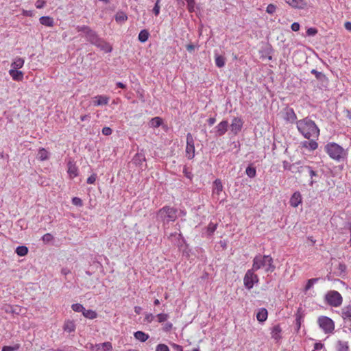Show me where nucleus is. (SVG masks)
Instances as JSON below:
<instances>
[{
	"label": "nucleus",
	"mask_w": 351,
	"mask_h": 351,
	"mask_svg": "<svg viewBox=\"0 0 351 351\" xmlns=\"http://www.w3.org/2000/svg\"><path fill=\"white\" fill-rule=\"evenodd\" d=\"M296 127L298 132L306 139L318 138L319 136V128L308 117L296 121Z\"/></svg>",
	"instance_id": "obj_1"
},
{
	"label": "nucleus",
	"mask_w": 351,
	"mask_h": 351,
	"mask_svg": "<svg viewBox=\"0 0 351 351\" xmlns=\"http://www.w3.org/2000/svg\"><path fill=\"white\" fill-rule=\"evenodd\" d=\"M252 269L255 271L264 269L265 272L271 273L274 271L275 266L273 264V259L270 256L258 254L253 259Z\"/></svg>",
	"instance_id": "obj_2"
},
{
	"label": "nucleus",
	"mask_w": 351,
	"mask_h": 351,
	"mask_svg": "<svg viewBox=\"0 0 351 351\" xmlns=\"http://www.w3.org/2000/svg\"><path fill=\"white\" fill-rule=\"evenodd\" d=\"M177 217V209L170 206H164L158 211L156 215L157 220L162 222L163 226L175 221Z\"/></svg>",
	"instance_id": "obj_3"
},
{
	"label": "nucleus",
	"mask_w": 351,
	"mask_h": 351,
	"mask_svg": "<svg viewBox=\"0 0 351 351\" xmlns=\"http://www.w3.org/2000/svg\"><path fill=\"white\" fill-rule=\"evenodd\" d=\"M325 152L335 160L340 161L346 156L345 149L335 143H328L324 147Z\"/></svg>",
	"instance_id": "obj_4"
},
{
	"label": "nucleus",
	"mask_w": 351,
	"mask_h": 351,
	"mask_svg": "<svg viewBox=\"0 0 351 351\" xmlns=\"http://www.w3.org/2000/svg\"><path fill=\"white\" fill-rule=\"evenodd\" d=\"M325 301L328 305L332 307H339L342 304L343 298L338 291L331 290L328 291L325 295Z\"/></svg>",
	"instance_id": "obj_5"
},
{
	"label": "nucleus",
	"mask_w": 351,
	"mask_h": 351,
	"mask_svg": "<svg viewBox=\"0 0 351 351\" xmlns=\"http://www.w3.org/2000/svg\"><path fill=\"white\" fill-rule=\"evenodd\" d=\"M317 323L326 334L332 333L335 330V323L328 317L320 316L317 319Z\"/></svg>",
	"instance_id": "obj_6"
},
{
	"label": "nucleus",
	"mask_w": 351,
	"mask_h": 351,
	"mask_svg": "<svg viewBox=\"0 0 351 351\" xmlns=\"http://www.w3.org/2000/svg\"><path fill=\"white\" fill-rule=\"evenodd\" d=\"M255 270L253 269H248L243 278V284L245 287L250 290L253 288L254 284H257L258 282V277L256 274H254Z\"/></svg>",
	"instance_id": "obj_7"
},
{
	"label": "nucleus",
	"mask_w": 351,
	"mask_h": 351,
	"mask_svg": "<svg viewBox=\"0 0 351 351\" xmlns=\"http://www.w3.org/2000/svg\"><path fill=\"white\" fill-rule=\"evenodd\" d=\"M186 156L190 160L195 156L194 139L191 133L186 135Z\"/></svg>",
	"instance_id": "obj_8"
},
{
	"label": "nucleus",
	"mask_w": 351,
	"mask_h": 351,
	"mask_svg": "<svg viewBox=\"0 0 351 351\" xmlns=\"http://www.w3.org/2000/svg\"><path fill=\"white\" fill-rule=\"evenodd\" d=\"M223 184L219 179H216L213 184L212 195L214 199H219V195L223 191Z\"/></svg>",
	"instance_id": "obj_9"
},
{
	"label": "nucleus",
	"mask_w": 351,
	"mask_h": 351,
	"mask_svg": "<svg viewBox=\"0 0 351 351\" xmlns=\"http://www.w3.org/2000/svg\"><path fill=\"white\" fill-rule=\"evenodd\" d=\"M109 100V97L100 95L92 98V104L94 106H106L108 104Z\"/></svg>",
	"instance_id": "obj_10"
},
{
	"label": "nucleus",
	"mask_w": 351,
	"mask_h": 351,
	"mask_svg": "<svg viewBox=\"0 0 351 351\" xmlns=\"http://www.w3.org/2000/svg\"><path fill=\"white\" fill-rule=\"evenodd\" d=\"M228 125L229 124H228V121H221L214 128V132L215 134V136H221L223 135L228 130Z\"/></svg>",
	"instance_id": "obj_11"
},
{
	"label": "nucleus",
	"mask_w": 351,
	"mask_h": 351,
	"mask_svg": "<svg viewBox=\"0 0 351 351\" xmlns=\"http://www.w3.org/2000/svg\"><path fill=\"white\" fill-rule=\"evenodd\" d=\"M271 337L276 343H278L282 339V328L280 325H275L271 328Z\"/></svg>",
	"instance_id": "obj_12"
},
{
	"label": "nucleus",
	"mask_w": 351,
	"mask_h": 351,
	"mask_svg": "<svg viewBox=\"0 0 351 351\" xmlns=\"http://www.w3.org/2000/svg\"><path fill=\"white\" fill-rule=\"evenodd\" d=\"M81 30H84L85 32L86 39L93 45L99 38L96 33L94 31L89 29L88 27L84 26L81 28Z\"/></svg>",
	"instance_id": "obj_13"
},
{
	"label": "nucleus",
	"mask_w": 351,
	"mask_h": 351,
	"mask_svg": "<svg viewBox=\"0 0 351 351\" xmlns=\"http://www.w3.org/2000/svg\"><path fill=\"white\" fill-rule=\"evenodd\" d=\"M243 126V121L241 119L235 117L233 119L232 123L230 124V129L232 132L234 134L239 133L241 131Z\"/></svg>",
	"instance_id": "obj_14"
},
{
	"label": "nucleus",
	"mask_w": 351,
	"mask_h": 351,
	"mask_svg": "<svg viewBox=\"0 0 351 351\" xmlns=\"http://www.w3.org/2000/svg\"><path fill=\"white\" fill-rule=\"evenodd\" d=\"M93 45L106 53H109L112 51V47L100 38H99Z\"/></svg>",
	"instance_id": "obj_15"
},
{
	"label": "nucleus",
	"mask_w": 351,
	"mask_h": 351,
	"mask_svg": "<svg viewBox=\"0 0 351 351\" xmlns=\"http://www.w3.org/2000/svg\"><path fill=\"white\" fill-rule=\"evenodd\" d=\"M93 45L106 53H109L112 51V47L100 38H99Z\"/></svg>",
	"instance_id": "obj_16"
},
{
	"label": "nucleus",
	"mask_w": 351,
	"mask_h": 351,
	"mask_svg": "<svg viewBox=\"0 0 351 351\" xmlns=\"http://www.w3.org/2000/svg\"><path fill=\"white\" fill-rule=\"evenodd\" d=\"M286 3L295 9H304L306 6L304 0H285Z\"/></svg>",
	"instance_id": "obj_17"
},
{
	"label": "nucleus",
	"mask_w": 351,
	"mask_h": 351,
	"mask_svg": "<svg viewBox=\"0 0 351 351\" xmlns=\"http://www.w3.org/2000/svg\"><path fill=\"white\" fill-rule=\"evenodd\" d=\"M317 139V138H311V139H308L309 140L308 141H303L301 143L302 147L307 149L309 151H314L318 147V144L316 142Z\"/></svg>",
	"instance_id": "obj_18"
},
{
	"label": "nucleus",
	"mask_w": 351,
	"mask_h": 351,
	"mask_svg": "<svg viewBox=\"0 0 351 351\" xmlns=\"http://www.w3.org/2000/svg\"><path fill=\"white\" fill-rule=\"evenodd\" d=\"M285 119L289 123H295L297 121V116L292 108L287 109L285 114Z\"/></svg>",
	"instance_id": "obj_19"
},
{
	"label": "nucleus",
	"mask_w": 351,
	"mask_h": 351,
	"mask_svg": "<svg viewBox=\"0 0 351 351\" xmlns=\"http://www.w3.org/2000/svg\"><path fill=\"white\" fill-rule=\"evenodd\" d=\"M302 203V196L299 192H295L290 199V204L293 207H297Z\"/></svg>",
	"instance_id": "obj_20"
},
{
	"label": "nucleus",
	"mask_w": 351,
	"mask_h": 351,
	"mask_svg": "<svg viewBox=\"0 0 351 351\" xmlns=\"http://www.w3.org/2000/svg\"><path fill=\"white\" fill-rule=\"evenodd\" d=\"M1 309L5 313L10 314H19V307L17 306H12L10 304H5L2 306Z\"/></svg>",
	"instance_id": "obj_21"
},
{
	"label": "nucleus",
	"mask_w": 351,
	"mask_h": 351,
	"mask_svg": "<svg viewBox=\"0 0 351 351\" xmlns=\"http://www.w3.org/2000/svg\"><path fill=\"white\" fill-rule=\"evenodd\" d=\"M9 74L12 77V78L15 81H22L23 79V73L21 71L16 69H10L9 71Z\"/></svg>",
	"instance_id": "obj_22"
},
{
	"label": "nucleus",
	"mask_w": 351,
	"mask_h": 351,
	"mask_svg": "<svg viewBox=\"0 0 351 351\" xmlns=\"http://www.w3.org/2000/svg\"><path fill=\"white\" fill-rule=\"evenodd\" d=\"M67 172L71 178L76 177L78 174L77 167H76L75 164L71 161L68 162Z\"/></svg>",
	"instance_id": "obj_23"
},
{
	"label": "nucleus",
	"mask_w": 351,
	"mask_h": 351,
	"mask_svg": "<svg viewBox=\"0 0 351 351\" xmlns=\"http://www.w3.org/2000/svg\"><path fill=\"white\" fill-rule=\"evenodd\" d=\"M112 349V345L109 342H105L95 345L93 351H108Z\"/></svg>",
	"instance_id": "obj_24"
},
{
	"label": "nucleus",
	"mask_w": 351,
	"mask_h": 351,
	"mask_svg": "<svg viewBox=\"0 0 351 351\" xmlns=\"http://www.w3.org/2000/svg\"><path fill=\"white\" fill-rule=\"evenodd\" d=\"M267 311L264 308H260L256 314V318L260 322H265L267 319Z\"/></svg>",
	"instance_id": "obj_25"
},
{
	"label": "nucleus",
	"mask_w": 351,
	"mask_h": 351,
	"mask_svg": "<svg viewBox=\"0 0 351 351\" xmlns=\"http://www.w3.org/2000/svg\"><path fill=\"white\" fill-rule=\"evenodd\" d=\"M25 63V60L22 58H16L12 63L11 64L12 69H21Z\"/></svg>",
	"instance_id": "obj_26"
},
{
	"label": "nucleus",
	"mask_w": 351,
	"mask_h": 351,
	"mask_svg": "<svg viewBox=\"0 0 351 351\" xmlns=\"http://www.w3.org/2000/svg\"><path fill=\"white\" fill-rule=\"evenodd\" d=\"M39 21L43 25L47 27H53L54 24L53 19L50 16H41Z\"/></svg>",
	"instance_id": "obj_27"
},
{
	"label": "nucleus",
	"mask_w": 351,
	"mask_h": 351,
	"mask_svg": "<svg viewBox=\"0 0 351 351\" xmlns=\"http://www.w3.org/2000/svg\"><path fill=\"white\" fill-rule=\"evenodd\" d=\"M64 330L67 332H71L75 330V324L73 321L67 320L64 324Z\"/></svg>",
	"instance_id": "obj_28"
},
{
	"label": "nucleus",
	"mask_w": 351,
	"mask_h": 351,
	"mask_svg": "<svg viewBox=\"0 0 351 351\" xmlns=\"http://www.w3.org/2000/svg\"><path fill=\"white\" fill-rule=\"evenodd\" d=\"M132 162L136 165L141 166L143 165V163L145 162V158L144 155H143L141 154H136L134 156V158L132 159Z\"/></svg>",
	"instance_id": "obj_29"
},
{
	"label": "nucleus",
	"mask_w": 351,
	"mask_h": 351,
	"mask_svg": "<svg viewBox=\"0 0 351 351\" xmlns=\"http://www.w3.org/2000/svg\"><path fill=\"white\" fill-rule=\"evenodd\" d=\"M342 317L351 322V306H347L342 308Z\"/></svg>",
	"instance_id": "obj_30"
},
{
	"label": "nucleus",
	"mask_w": 351,
	"mask_h": 351,
	"mask_svg": "<svg viewBox=\"0 0 351 351\" xmlns=\"http://www.w3.org/2000/svg\"><path fill=\"white\" fill-rule=\"evenodd\" d=\"M134 337L141 342H145L149 338V335L142 331H137L134 334Z\"/></svg>",
	"instance_id": "obj_31"
},
{
	"label": "nucleus",
	"mask_w": 351,
	"mask_h": 351,
	"mask_svg": "<svg viewBox=\"0 0 351 351\" xmlns=\"http://www.w3.org/2000/svg\"><path fill=\"white\" fill-rule=\"evenodd\" d=\"M215 64L217 67L221 68L225 65L226 58L220 55L215 54Z\"/></svg>",
	"instance_id": "obj_32"
},
{
	"label": "nucleus",
	"mask_w": 351,
	"mask_h": 351,
	"mask_svg": "<svg viewBox=\"0 0 351 351\" xmlns=\"http://www.w3.org/2000/svg\"><path fill=\"white\" fill-rule=\"evenodd\" d=\"M337 351H349V347L347 341H338L337 343Z\"/></svg>",
	"instance_id": "obj_33"
},
{
	"label": "nucleus",
	"mask_w": 351,
	"mask_h": 351,
	"mask_svg": "<svg viewBox=\"0 0 351 351\" xmlns=\"http://www.w3.org/2000/svg\"><path fill=\"white\" fill-rule=\"evenodd\" d=\"M127 19L128 16L123 12H118L115 15V20L118 23H124Z\"/></svg>",
	"instance_id": "obj_34"
},
{
	"label": "nucleus",
	"mask_w": 351,
	"mask_h": 351,
	"mask_svg": "<svg viewBox=\"0 0 351 351\" xmlns=\"http://www.w3.org/2000/svg\"><path fill=\"white\" fill-rule=\"evenodd\" d=\"M149 36V34L148 31L146 29H143L140 32V33L138 34V40L141 43H145L148 40Z\"/></svg>",
	"instance_id": "obj_35"
},
{
	"label": "nucleus",
	"mask_w": 351,
	"mask_h": 351,
	"mask_svg": "<svg viewBox=\"0 0 351 351\" xmlns=\"http://www.w3.org/2000/svg\"><path fill=\"white\" fill-rule=\"evenodd\" d=\"M162 119L160 117H156L152 118L150 120L149 124L151 128H158L162 124Z\"/></svg>",
	"instance_id": "obj_36"
},
{
	"label": "nucleus",
	"mask_w": 351,
	"mask_h": 351,
	"mask_svg": "<svg viewBox=\"0 0 351 351\" xmlns=\"http://www.w3.org/2000/svg\"><path fill=\"white\" fill-rule=\"evenodd\" d=\"M299 171L308 173L311 178L316 176L315 171H313L309 166H301L300 170H299Z\"/></svg>",
	"instance_id": "obj_37"
},
{
	"label": "nucleus",
	"mask_w": 351,
	"mask_h": 351,
	"mask_svg": "<svg viewBox=\"0 0 351 351\" xmlns=\"http://www.w3.org/2000/svg\"><path fill=\"white\" fill-rule=\"evenodd\" d=\"M16 253L19 256H24L28 253V248L26 246H19L16 249Z\"/></svg>",
	"instance_id": "obj_38"
},
{
	"label": "nucleus",
	"mask_w": 351,
	"mask_h": 351,
	"mask_svg": "<svg viewBox=\"0 0 351 351\" xmlns=\"http://www.w3.org/2000/svg\"><path fill=\"white\" fill-rule=\"evenodd\" d=\"M83 315L86 317V318H88V319H95L97 317V313L95 311H93V310H86L84 308V310L83 311V313H82Z\"/></svg>",
	"instance_id": "obj_39"
},
{
	"label": "nucleus",
	"mask_w": 351,
	"mask_h": 351,
	"mask_svg": "<svg viewBox=\"0 0 351 351\" xmlns=\"http://www.w3.org/2000/svg\"><path fill=\"white\" fill-rule=\"evenodd\" d=\"M38 158L40 160H45L48 158V152L45 149H40L38 152Z\"/></svg>",
	"instance_id": "obj_40"
},
{
	"label": "nucleus",
	"mask_w": 351,
	"mask_h": 351,
	"mask_svg": "<svg viewBox=\"0 0 351 351\" xmlns=\"http://www.w3.org/2000/svg\"><path fill=\"white\" fill-rule=\"evenodd\" d=\"M245 173L250 178H254L256 176V171L255 168L249 166L247 167Z\"/></svg>",
	"instance_id": "obj_41"
},
{
	"label": "nucleus",
	"mask_w": 351,
	"mask_h": 351,
	"mask_svg": "<svg viewBox=\"0 0 351 351\" xmlns=\"http://www.w3.org/2000/svg\"><path fill=\"white\" fill-rule=\"evenodd\" d=\"M283 167L285 169L290 170L293 173L295 172V169L297 168L295 164L290 165L287 161L283 162Z\"/></svg>",
	"instance_id": "obj_42"
},
{
	"label": "nucleus",
	"mask_w": 351,
	"mask_h": 351,
	"mask_svg": "<svg viewBox=\"0 0 351 351\" xmlns=\"http://www.w3.org/2000/svg\"><path fill=\"white\" fill-rule=\"evenodd\" d=\"M318 280H319V278H311V279H309L307 281V283L306 285L305 290L306 291L309 290L314 285V284L318 281Z\"/></svg>",
	"instance_id": "obj_43"
},
{
	"label": "nucleus",
	"mask_w": 351,
	"mask_h": 351,
	"mask_svg": "<svg viewBox=\"0 0 351 351\" xmlns=\"http://www.w3.org/2000/svg\"><path fill=\"white\" fill-rule=\"evenodd\" d=\"M53 239V237L51 234L50 233H47L45 234H44L42 237V240L45 243H48L51 241H52Z\"/></svg>",
	"instance_id": "obj_44"
},
{
	"label": "nucleus",
	"mask_w": 351,
	"mask_h": 351,
	"mask_svg": "<svg viewBox=\"0 0 351 351\" xmlns=\"http://www.w3.org/2000/svg\"><path fill=\"white\" fill-rule=\"evenodd\" d=\"M158 322L159 323L164 322L169 318V315L166 313H159L157 315Z\"/></svg>",
	"instance_id": "obj_45"
},
{
	"label": "nucleus",
	"mask_w": 351,
	"mask_h": 351,
	"mask_svg": "<svg viewBox=\"0 0 351 351\" xmlns=\"http://www.w3.org/2000/svg\"><path fill=\"white\" fill-rule=\"evenodd\" d=\"M160 1L161 0H156V2L155 3V5L152 10L154 14L156 15V16H158L160 13Z\"/></svg>",
	"instance_id": "obj_46"
},
{
	"label": "nucleus",
	"mask_w": 351,
	"mask_h": 351,
	"mask_svg": "<svg viewBox=\"0 0 351 351\" xmlns=\"http://www.w3.org/2000/svg\"><path fill=\"white\" fill-rule=\"evenodd\" d=\"M73 311L75 312H82L84 310V307L80 304H74L71 306Z\"/></svg>",
	"instance_id": "obj_47"
},
{
	"label": "nucleus",
	"mask_w": 351,
	"mask_h": 351,
	"mask_svg": "<svg viewBox=\"0 0 351 351\" xmlns=\"http://www.w3.org/2000/svg\"><path fill=\"white\" fill-rule=\"evenodd\" d=\"M154 316L153 315L152 313H146L145 314V318H144V321L148 324L152 322V321L154 320Z\"/></svg>",
	"instance_id": "obj_48"
},
{
	"label": "nucleus",
	"mask_w": 351,
	"mask_h": 351,
	"mask_svg": "<svg viewBox=\"0 0 351 351\" xmlns=\"http://www.w3.org/2000/svg\"><path fill=\"white\" fill-rule=\"evenodd\" d=\"M187 3V8L189 12H193L195 8V1L194 0H185Z\"/></svg>",
	"instance_id": "obj_49"
},
{
	"label": "nucleus",
	"mask_w": 351,
	"mask_h": 351,
	"mask_svg": "<svg viewBox=\"0 0 351 351\" xmlns=\"http://www.w3.org/2000/svg\"><path fill=\"white\" fill-rule=\"evenodd\" d=\"M276 6L274 4H269L266 8V12L268 14H273L276 12Z\"/></svg>",
	"instance_id": "obj_50"
},
{
	"label": "nucleus",
	"mask_w": 351,
	"mask_h": 351,
	"mask_svg": "<svg viewBox=\"0 0 351 351\" xmlns=\"http://www.w3.org/2000/svg\"><path fill=\"white\" fill-rule=\"evenodd\" d=\"M156 351H169V349L167 345L161 343L156 346Z\"/></svg>",
	"instance_id": "obj_51"
},
{
	"label": "nucleus",
	"mask_w": 351,
	"mask_h": 351,
	"mask_svg": "<svg viewBox=\"0 0 351 351\" xmlns=\"http://www.w3.org/2000/svg\"><path fill=\"white\" fill-rule=\"evenodd\" d=\"M317 33V29L314 27H310L306 30V34L309 36H314Z\"/></svg>",
	"instance_id": "obj_52"
},
{
	"label": "nucleus",
	"mask_w": 351,
	"mask_h": 351,
	"mask_svg": "<svg viewBox=\"0 0 351 351\" xmlns=\"http://www.w3.org/2000/svg\"><path fill=\"white\" fill-rule=\"evenodd\" d=\"M72 203L73 204L77 206H82L83 205L82 199L77 197H75L72 199Z\"/></svg>",
	"instance_id": "obj_53"
},
{
	"label": "nucleus",
	"mask_w": 351,
	"mask_h": 351,
	"mask_svg": "<svg viewBox=\"0 0 351 351\" xmlns=\"http://www.w3.org/2000/svg\"><path fill=\"white\" fill-rule=\"evenodd\" d=\"M112 129L109 127H104L102 129V134L105 136H109L112 134Z\"/></svg>",
	"instance_id": "obj_54"
},
{
	"label": "nucleus",
	"mask_w": 351,
	"mask_h": 351,
	"mask_svg": "<svg viewBox=\"0 0 351 351\" xmlns=\"http://www.w3.org/2000/svg\"><path fill=\"white\" fill-rule=\"evenodd\" d=\"M96 178H97V175L95 173L92 174L90 176H89L88 178L87 183L90 184H94L95 182L96 181Z\"/></svg>",
	"instance_id": "obj_55"
},
{
	"label": "nucleus",
	"mask_w": 351,
	"mask_h": 351,
	"mask_svg": "<svg viewBox=\"0 0 351 351\" xmlns=\"http://www.w3.org/2000/svg\"><path fill=\"white\" fill-rule=\"evenodd\" d=\"M45 3H46L45 1H44L43 0H38L36 2L35 5H36V8L41 9L45 5Z\"/></svg>",
	"instance_id": "obj_56"
},
{
	"label": "nucleus",
	"mask_w": 351,
	"mask_h": 351,
	"mask_svg": "<svg viewBox=\"0 0 351 351\" xmlns=\"http://www.w3.org/2000/svg\"><path fill=\"white\" fill-rule=\"evenodd\" d=\"M217 228V225L214 223H210L208 226V231L210 234H213Z\"/></svg>",
	"instance_id": "obj_57"
},
{
	"label": "nucleus",
	"mask_w": 351,
	"mask_h": 351,
	"mask_svg": "<svg viewBox=\"0 0 351 351\" xmlns=\"http://www.w3.org/2000/svg\"><path fill=\"white\" fill-rule=\"evenodd\" d=\"M300 25L298 23L295 22L292 23L291 28L293 32H298L300 29Z\"/></svg>",
	"instance_id": "obj_58"
},
{
	"label": "nucleus",
	"mask_w": 351,
	"mask_h": 351,
	"mask_svg": "<svg viewBox=\"0 0 351 351\" xmlns=\"http://www.w3.org/2000/svg\"><path fill=\"white\" fill-rule=\"evenodd\" d=\"M173 327V324L170 322L166 323L163 326V330L166 332H168L171 330Z\"/></svg>",
	"instance_id": "obj_59"
},
{
	"label": "nucleus",
	"mask_w": 351,
	"mask_h": 351,
	"mask_svg": "<svg viewBox=\"0 0 351 351\" xmlns=\"http://www.w3.org/2000/svg\"><path fill=\"white\" fill-rule=\"evenodd\" d=\"M311 73L315 75L317 79H321V77L324 76V75L321 72H319L315 69H313L311 71Z\"/></svg>",
	"instance_id": "obj_60"
},
{
	"label": "nucleus",
	"mask_w": 351,
	"mask_h": 351,
	"mask_svg": "<svg viewBox=\"0 0 351 351\" xmlns=\"http://www.w3.org/2000/svg\"><path fill=\"white\" fill-rule=\"evenodd\" d=\"M19 346H17L16 348L11 347V346H4L2 349L3 351H13L16 349L19 348Z\"/></svg>",
	"instance_id": "obj_61"
},
{
	"label": "nucleus",
	"mask_w": 351,
	"mask_h": 351,
	"mask_svg": "<svg viewBox=\"0 0 351 351\" xmlns=\"http://www.w3.org/2000/svg\"><path fill=\"white\" fill-rule=\"evenodd\" d=\"M186 47L187 51L191 53H192L195 49V46L193 44L187 45Z\"/></svg>",
	"instance_id": "obj_62"
},
{
	"label": "nucleus",
	"mask_w": 351,
	"mask_h": 351,
	"mask_svg": "<svg viewBox=\"0 0 351 351\" xmlns=\"http://www.w3.org/2000/svg\"><path fill=\"white\" fill-rule=\"evenodd\" d=\"M322 348H323V344L322 343H315L314 350L313 351L321 350Z\"/></svg>",
	"instance_id": "obj_63"
},
{
	"label": "nucleus",
	"mask_w": 351,
	"mask_h": 351,
	"mask_svg": "<svg viewBox=\"0 0 351 351\" xmlns=\"http://www.w3.org/2000/svg\"><path fill=\"white\" fill-rule=\"evenodd\" d=\"M216 122V119L215 117H210L208 119V123L210 126H212Z\"/></svg>",
	"instance_id": "obj_64"
}]
</instances>
